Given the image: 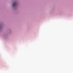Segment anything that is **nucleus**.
I'll use <instances>...</instances> for the list:
<instances>
[{"instance_id": "f257e3e1", "label": "nucleus", "mask_w": 73, "mask_h": 73, "mask_svg": "<svg viewBox=\"0 0 73 73\" xmlns=\"http://www.w3.org/2000/svg\"><path fill=\"white\" fill-rule=\"evenodd\" d=\"M16 5V3L15 2L13 4V6H15Z\"/></svg>"}]
</instances>
